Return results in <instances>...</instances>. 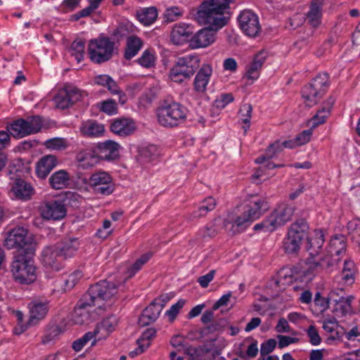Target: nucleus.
Here are the masks:
<instances>
[{"label": "nucleus", "instance_id": "nucleus-8", "mask_svg": "<svg viewBox=\"0 0 360 360\" xmlns=\"http://www.w3.org/2000/svg\"><path fill=\"white\" fill-rule=\"evenodd\" d=\"M328 77L327 74L319 75L309 84L303 88L302 91V98L307 106L311 107L317 103L328 89Z\"/></svg>", "mask_w": 360, "mask_h": 360}, {"label": "nucleus", "instance_id": "nucleus-5", "mask_svg": "<svg viewBox=\"0 0 360 360\" xmlns=\"http://www.w3.org/2000/svg\"><path fill=\"white\" fill-rule=\"evenodd\" d=\"M309 226L305 220L299 219L289 227L287 236L283 240V249L285 252L292 254L297 252L303 240L307 238Z\"/></svg>", "mask_w": 360, "mask_h": 360}, {"label": "nucleus", "instance_id": "nucleus-38", "mask_svg": "<svg viewBox=\"0 0 360 360\" xmlns=\"http://www.w3.org/2000/svg\"><path fill=\"white\" fill-rule=\"evenodd\" d=\"M322 4L323 0H313L311 2L310 10L307 14V20L313 27H317L320 24Z\"/></svg>", "mask_w": 360, "mask_h": 360}, {"label": "nucleus", "instance_id": "nucleus-29", "mask_svg": "<svg viewBox=\"0 0 360 360\" xmlns=\"http://www.w3.org/2000/svg\"><path fill=\"white\" fill-rule=\"evenodd\" d=\"M338 295L335 291H332L329 294L330 299L333 300L335 303V306L334 308V312L337 316H345L346 314H350L352 312V305L351 302L354 299L353 296H349L347 297H344L341 296L338 300L335 298V296Z\"/></svg>", "mask_w": 360, "mask_h": 360}, {"label": "nucleus", "instance_id": "nucleus-34", "mask_svg": "<svg viewBox=\"0 0 360 360\" xmlns=\"http://www.w3.org/2000/svg\"><path fill=\"white\" fill-rule=\"evenodd\" d=\"M79 245V243L77 238H69L56 245L65 260L75 255Z\"/></svg>", "mask_w": 360, "mask_h": 360}, {"label": "nucleus", "instance_id": "nucleus-27", "mask_svg": "<svg viewBox=\"0 0 360 360\" xmlns=\"http://www.w3.org/2000/svg\"><path fill=\"white\" fill-rule=\"evenodd\" d=\"M120 145L113 141H106L98 145V155L103 160H115L119 156Z\"/></svg>", "mask_w": 360, "mask_h": 360}, {"label": "nucleus", "instance_id": "nucleus-9", "mask_svg": "<svg viewBox=\"0 0 360 360\" xmlns=\"http://www.w3.org/2000/svg\"><path fill=\"white\" fill-rule=\"evenodd\" d=\"M114 49L113 41L107 37H99L89 41L88 53L93 62L101 63L112 58Z\"/></svg>", "mask_w": 360, "mask_h": 360}, {"label": "nucleus", "instance_id": "nucleus-43", "mask_svg": "<svg viewBox=\"0 0 360 360\" xmlns=\"http://www.w3.org/2000/svg\"><path fill=\"white\" fill-rule=\"evenodd\" d=\"M312 134L311 129L304 130L300 134H298L295 139L293 141H286L283 142L284 147L285 148H295L304 144H306L310 141L311 136Z\"/></svg>", "mask_w": 360, "mask_h": 360}, {"label": "nucleus", "instance_id": "nucleus-28", "mask_svg": "<svg viewBox=\"0 0 360 360\" xmlns=\"http://www.w3.org/2000/svg\"><path fill=\"white\" fill-rule=\"evenodd\" d=\"M117 325V319L115 316H111L103 319L97 325L93 332L95 335V339H105L115 329Z\"/></svg>", "mask_w": 360, "mask_h": 360}, {"label": "nucleus", "instance_id": "nucleus-62", "mask_svg": "<svg viewBox=\"0 0 360 360\" xmlns=\"http://www.w3.org/2000/svg\"><path fill=\"white\" fill-rule=\"evenodd\" d=\"M233 99V96L231 94H221L216 99L215 105L217 108L222 109L231 103Z\"/></svg>", "mask_w": 360, "mask_h": 360}, {"label": "nucleus", "instance_id": "nucleus-13", "mask_svg": "<svg viewBox=\"0 0 360 360\" xmlns=\"http://www.w3.org/2000/svg\"><path fill=\"white\" fill-rule=\"evenodd\" d=\"M86 95L84 91H81L77 87L72 85H66L54 97V102L58 108L65 109L80 101Z\"/></svg>", "mask_w": 360, "mask_h": 360}, {"label": "nucleus", "instance_id": "nucleus-11", "mask_svg": "<svg viewBox=\"0 0 360 360\" xmlns=\"http://www.w3.org/2000/svg\"><path fill=\"white\" fill-rule=\"evenodd\" d=\"M42 127V120L39 116L20 119L14 121L10 126L11 134L17 139L38 132Z\"/></svg>", "mask_w": 360, "mask_h": 360}, {"label": "nucleus", "instance_id": "nucleus-31", "mask_svg": "<svg viewBox=\"0 0 360 360\" xmlns=\"http://www.w3.org/2000/svg\"><path fill=\"white\" fill-rule=\"evenodd\" d=\"M70 181V174L64 169L55 172L49 179V184L53 189L60 190L68 187Z\"/></svg>", "mask_w": 360, "mask_h": 360}, {"label": "nucleus", "instance_id": "nucleus-59", "mask_svg": "<svg viewBox=\"0 0 360 360\" xmlns=\"http://www.w3.org/2000/svg\"><path fill=\"white\" fill-rule=\"evenodd\" d=\"M252 107L250 103L243 104L239 110L241 120L244 124H250L252 117Z\"/></svg>", "mask_w": 360, "mask_h": 360}, {"label": "nucleus", "instance_id": "nucleus-50", "mask_svg": "<svg viewBox=\"0 0 360 360\" xmlns=\"http://www.w3.org/2000/svg\"><path fill=\"white\" fill-rule=\"evenodd\" d=\"M152 257L151 252H147L140 257L128 269V278L132 277L138 271L141 269L149 259Z\"/></svg>", "mask_w": 360, "mask_h": 360}, {"label": "nucleus", "instance_id": "nucleus-53", "mask_svg": "<svg viewBox=\"0 0 360 360\" xmlns=\"http://www.w3.org/2000/svg\"><path fill=\"white\" fill-rule=\"evenodd\" d=\"M156 330L153 328L146 329L137 340V344H141L142 347L148 348L150 345V341L155 338Z\"/></svg>", "mask_w": 360, "mask_h": 360}, {"label": "nucleus", "instance_id": "nucleus-60", "mask_svg": "<svg viewBox=\"0 0 360 360\" xmlns=\"http://www.w3.org/2000/svg\"><path fill=\"white\" fill-rule=\"evenodd\" d=\"M285 148L283 143H280L278 141L275 142L269 146V147L266 150L265 155L268 160L274 158L276 153H279Z\"/></svg>", "mask_w": 360, "mask_h": 360}, {"label": "nucleus", "instance_id": "nucleus-19", "mask_svg": "<svg viewBox=\"0 0 360 360\" xmlns=\"http://www.w3.org/2000/svg\"><path fill=\"white\" fill-rule=\"evenodd\" d=\"M30 316L27 326H22V331L27 330L28 327L37 325L41 320L45 318L49 308L47 304L41 302H32L28 305Z\"/></svg>", "mask_w": 360, "mask_h": 360}, {"label": "nucleus", "instance_id": "nucleus-44", "mask_svg": "<svg viewBox=\"0 0 360 360\" xmlns=\"http://www.w3.org/2000/svg\"><path fill=\"white\" fill-rule=\"evenodd\" d=\"M338 261L339 259L336 256H332L328 253L318 260L313 259L311 263L314 264L315 267L320 266L321 269L330 270L337 265Z\"/></svg>", "mask_w": 360, "mask_h": 360}, {"label": "nucleus", "instance_id": "nucleus-49", "mask_svg": "<svg viewBox=\"0 0 360 360\" xmlns=\"http://www.w3.org/2000/svg\"><path fill=\"white\" fill-rule=\"evenodd\" d=\"M152 257L151 252H147L140 257L128 269V278L132 277L138 271L141 269L149 259Z\"/></svg>", "mask_w": 360, "mask_h": 360}, {"label": "nucleus", "instance_id": "nucleus-26", "mask_svg": "<svg viewBox=\"0 0 360 360\" xmlns=\"http://www.w3.org/2000/svg\"><path fill=\"white\" fill-rule=\"evenodd\" d=\"M266 57L267 53L264 51H259L255 56L252 62L247 68L245 77L248 79L255 80L259 78L260 70Z\"/></svg>", "mask_w": 360, "mask_h": 360}, {"label": "nucleus", "instance_id": "nucleus-47", "mask_svg": "<svg viewBox=\"0 0 360 360\" xmlns=\"http://www.w3.org/2000/svg\"><path fill=\"white\" fill-rule=\"evenodd\" d=\"M322 328L326 333H333L335 332V335H332L331 338L333 340L338 339L340 338V332L338 331L339 324L335 317H328L324 319L322 321Z\"/></svg>", "mask_w": 360, "mask_h": 360}, {"label": "nucleus", "instance_id": "nucleus-22", "mask_svg": "<svg viewBox=\"0 0 360 360\" xmlns=\"http://www.w3.org/2000/svg\"><path fill=\"white\" fill-rule=\"evenodd\" d=\"M193 32V27L190 25L184 22L177 23L174 25L171 31V41L175 45H181L185 42H189Z\"/></svg>", "mask_w": 360, "mask_h": 360}, {"label": "nucleus", "instance_id": "nucleus-14", "mask_svg": "<svg viewBox=\"0 0 360 360\" xmlns=\"http://www.w3.org/2000/svg\"><path fill=\"white\" fill-rule=\"evenodd\" d=\"M40 216L45 220H61L67 214V209L60 200H51L41 202L39 206Z\"/></svg>", "mask_w": 360, "mask_h": 360}, {"label": "nucleus", "instance_id": "nucleus-7", "mask_svg": "<svg viewBox=\"0 0 360 360\" xmlns=\"http://www.w3.org/2000/svg\"><path fill=\"white\" fill-rule=\"evenodd\" d=\"M4 245L6 248L16 249V253H28V249L36 251V245L32 242V239L27 236V231L22 227L13 229L7 234L4 240Z\"/></svg>", "mask_w": 360, "mask_h": 360}, {"label": "nucleus", "instance_id": "nucleus-36", "mask_svg": "<svg viewBox=\"0 0 360 360\" xmlns=\"http://www.w3.org/2000/svg\"><path fill=\"white\" fill-rule=\"evenodd\" d=\"M346 239L344 236H335L331 238L328 247V253L332 256L338 257L346 251Z\"/></svg>", "mask_w": 360, "mask_h": 360}, {"label": "nucleus", "instance_id": "nucleus-6", "mask_svg": "<svg viewBox=\"0 0 360 360\" xmlns=\"http://www.w3.org/2000/svg\"><path fill=\"white\" fill-rule=\"evenodd\" d=\"M187 115V109L181 104L173 102L160 107L158 110V122L164 127H176L182 123Z\"/></svg>", "mask_w": 360, "mask_h": 360}, {"label": "nucleus", "instance_id": "nucleus-18", "mask_svg": "<svg viewBox=\"0 0 360 360\" xmlns=\"http://www.w3.org/2000/svg\"><path fill=\"white\" fill-rule=\"evenodd\" d=\"M295 207L286 203L279 204L269 215L270 221L275 229L290 221L295 212Z\"/></svg>", "mask_w": 360, "mask_h": 360}, {"label": "nucleus", "instance_id": "nucleus-61", "mask_svg": "<svg viewBox=\"0 0 360 360\" xmlns=\"http://www.w3.org/2000/svg\"><path fill=\"white\" fill-rule=\"evenodd\" d=\"M307 333L308 337L309 338V342L312 345L316 346L321 343V338L314 326H310L308 328Z\"/></svg>", "mask_w": 360, "mask_h": 360}, {"label": "nucleus", "instance_id": "nucleus-57", "mask_svg": "<svg viewBox=\"0 0 360 360\" xmlns=\"http://www.w3.org/2000/svg\"><path fill=\"white\" fill-rule=\"evenodd\" d=\"M100 110L108 115H113L117 113V107L115 101L108 99L100 103Z\"/></svg>", "mask_w": 360, "mask_h": 360}, {"label": "nucleus", "instance_id": "nucleus-23", "mask_svg": "<svg viewBox=\"0 0 360 360\" xmlns=\"http://www.w3.org/2000/svg\"><path fill=\"white\" fill-rule=\"evenodd\" d=\"M110 131L120 136L126 137L132 134L136 130V124L130 118H117L112 121Z\"/></svg>", "mask_w": 360, "mask_h": 360}, {"label": "nucleus", "instance_id": "nucleus-39", "mask_svg": "<svg viewBox=\"0 0 360 360\" xmlns=\"http://www.w3.org/2000/svg\"><path fill=\"white\" fill-rule=\"evenodd\" d=\"M142 41L136 36H131L127 38V47L124 52V57L127 60H130L134 57L142 46Z\"/></svg>", "mask_w": 360, "mask_h": 360}, {"label": "nucleus", "instance_id": "nucleus-63", "mask_svg": "<svg viewBox=\"0 0 360 360\" xmlns=\"http://www.w3.org/2000/svg\"><path fill=\"white\" fill-rule=\"evenodd\" d=\"M276 340L275 339H269L261 345L260 354L265 356L272 352L276 346Z\"/></svg>", "mask_w": 360, "mask_h": 360}, {"label": "nucleus", "instance_id": "nucleus-20", "mask_svg": "<svg viewBox=\"0 0 360 360\" xmlns=\"http://www.w3.org/2000/svg\"><path fill=\"white\" fill-rule=\"evenodd\" d=\"M34 193L33 186L22 179H16L11 184L10 194L13 198L27 200Z\"/></svg>", "mask_w": 360, "mask_h": 360}, {"label": "nucleus", "instance_id": "nucleus-12", "mask_svg": "<svg viewBox=\"0 0 360 360\" xmlns=\"http://www.w3.org/2000/svg\"><path fill=\"white\" fill-rule=\"evenodd\" d=\"M88 185L96 195H109L115 190L112 176L103 171L92 174L89 179Z\"/></svg>", "mask_w": 360, "mask_h": 360}, {"label": "nucleus", "instance_id": "nucleus-25", "mask_svg": "<svg viewBox=\"0 0 360 360\" xmlns=\"http://www.w3.org/2000/svg\"><path fill=\"white\" fill-rule=\"evenodd\" d=\"M335 98L329 97L323 104V107L319 110L316 114L310 120L309 124L311 128H316L319 124H323L326 118L330 114V110L335 103Z\"/></svg>", "mask_w": 360, "mask_h": 360}, {"label": "nucleus", "instance_id": "nucleus-16", "mask_svg": "<svg viewBox=\"0 0 360 360\" xmlns=\"http://www.w3.org/2000/svg\"><path fill=\"white\" fill-rule=\"evenodd\" d=\"M238 20L240 28L248 37H255L261 31L258 16L250 10L243 11Z\"/></svg>", "mask_w": 360, "mask_h": 360}, {"label": "nucleus", "instance_id": "nucleus-30", "mask_svg": "<svg viewBox=\"0 0 360 360\" xmlns=\"http://www.w3.org/2000/svg\"><path fill=\"white\" fill-rule=\"evenodd\" d=\"M161 311V307L157 306L153 302H152L143 311L139 319V325L141 326H146L154 323L159 317Z\"/></svg>", "mask_w": 360, "mask_h": 360}, {"label": "nucleus", "instance_id": "nucleus-58", "mask_svg": "<svg viewBox=\"0 0 360 360\" xmlns=\"http://www.w3.org/2000/svg\"><path fill=\"white\" fill-rule=\"evenodd\" d=\"M185 302L184 300L181 299L178 300L176 303L172 305L170 309L166 311V315L168 316L170 321H173L176 319L181 309L184 306Z\"/></svg>", "mask_w": 360, "mask_h": 360}, {"label": "nucleus", "instance_id": "nucleus-45", "mask_svg": "<svg viewBox=\"0 0 360 360\" xmlns=\"http://www.w3.org/2000/svg\"><path fill=\"white\" fill-rule=\"evenodd\" d=\"M223 220L221 218L215 219L212 224L206 225L203 228L199 230L198 233V237L202 239L212 238L216 236L218 233V229L217 228V224L222 222Z\"/></svg>", "mask_w": 360, "mask_h": 360}, {"label": "nucleus", "instance_id": "nucleus-21", "mask_svg": "<svg viewBox=\"0 0 360 360\" xmlns=\"http://www.w3.org/2000/svg\"><path fill=\"white\" fill-rule=\"evenodd\" d=\"M92 307H94L89 299L84 295L79 301L73 313L72 314V321L75 324L82 325L85 323L90 317L89 312Z\"/></svg>", "mask_w": 360, "mask_h": 360}, {"label": "nucleus", "instance_id": "nucleus-17", "mask_svg": "<svg viewBox=\"0 0 360 360\" xmlns=\"http://www.w3.org/2000/svg\"><path fill=\"white\" fill-rule=\"evenodd\" d=\"M218 30L214 26L209 25L200 30L190 39L189 46L193 49L209 46L214 42Z\"/></svg>", "mask_w": 360, "mask_h": 360}, {"label": "nucleus", "instance_id": "nucleus-46", "mask_svg": "<svg viewBox=\"0 0 360 360\" xmlns=\"http://www.w3.org/2000/svg\"><path fill=\"white\" fill-rule=\"evenodd\" d=\"M63 332L62 328L59 326L50 325L46 328L41 342L44 345L49 344L56 340Z\"/></svg>", "mask_w": 360, "mask_h": 360}, {"label": "nucleus", "instance_id": "nucleus-64", "mask_svg": "<svg viewBox=\"0 0 360 360\" xmlns=\"http://www.w3.org/2000/svg\"><path fill=\"white\" fill-rule=\"evenodd\" d=\"M305 19L304 14L297 13L294 15L289 19L288 27L291 30H295L303 25Z\"/></svg>", "mask_w": 360, "mask_h": 360}, {"label": "nucleus", "instance_id": "nucleus-4", "mask_svg": "<svg viewBox=\"0 0 360 360\" xmlns=\"http://www.w3.org/2000/svg\"><path fill=\"white\" fill-rule=\"evenodd\" d=\"M200 62L199 56L195 54L178 57L169 71V78L177 83L190 79L199 69Z\"/></svg>", "mask_w": 360, "mask_h": 360}, {"label": "nucleus", "instance_id": "nucleus-2", "mask_svg": "<svg viewBox=\"0 0 360 360\" xmlns=\"http://www.w3.org/2000/svg\"><path fill=\"white\" fill-rule=\"evenodd\" d=\"M268 209L267 202L264 199L255 198L248 205V210L234 220L229 216L223 220V227L231 235L244 231L250 224L262 214V211Z\"/></svg>", "mask_w": 360, "mask_h": 360}, {"label": "nucleus", "instance_id": "nucleus-40", "mask_svg": "<svg viewBox=\"0 0 360 360\" xmlns=\"http://www.w3.org/2000/svg\"><path fill=\"white\" fill-rule=\"evenodd\" d=\"M308 243L309 245V254L314 257L318 253L319 250L322 248L324 243V235L322 231H314V235L308 238Z\"/></svg>", "mask_w": 360, "mask_h": 360}, {"label": "nucleus", "instance_id": "nucleus-3", "mask_svg": "<svg viewBox=\"0 0 360 360\" xmlns=\"http://www.w3.org/2000/svg\"><path fill=\"white\" fill-rule=\"evenodd\" d=\"M33 249H28V253H15L11 264V271L14 281L22 285H30L37 278V266Z\"/></svg>", "mask_w": 360, "mask_h": 360}, {"label": "nucleus", "instance_id": "nucleus-51", "mask_svg": "<svg viewBox=\"0 0 360 360\" xmlns=\"http://www.w3.org/2000/svg\"><path fill=\"white\" fill-rule=\"evenodd\" d=\"M93 338H95V335L94 333H86L82 338L75 340L72 342V347L75 352H79L86 345V343L91 340ZM95 341L96 339H94L92 342V345L95 344Z\"/></svg>", "mask_w": 360, "mask_h": 360}, {"label": "nucleus", "instance_id": "nucleus-33", "mask_svg": "<svg viewBox=\"0 0 360 360\" xmlns=\"http://www.w3.org/2000/svg\"><path fill=\"white\" fill-rule=\"evenodd\" d=\"M77 162L82 169H89L94 167L98 162V157L91 149L79 150L76 156Z\"/></svg>", "mask_w": 360, "mask_h": 360}, {"label": "nucleus", "instance_id": "nucleus-32", "mask_svg": "<svg viewBox=\"0 0 360 360\" xmlns=\"http://www.w3.org/2000/svg\"><path fill=\"white\" fill-rule=\"evenodd\" d=\"M58 160L55 155H49L40 159L37 165V173L40 178H45L57 165Z\"/></svg>", "mask_w": 360, "mask_h": 360}, {"label": "nucleus", "instance_id": "nucleus-35", "mask_svg": "<svg viewBox=\"0 0 360 360\" xmlns=\"http://www.w3.org/2000/svg\"><path fill=\"white\" fill-rule=\"evenodd\" d=\"M104 126L93 120L84 122L80 126L81 133L87 136H98L104 132Z\"/></svg>", "mask_w": 360, "mask_h": 360}, {"label": "nucleus", "instance_id": "nucleus-54", "mask_svg": "<svg viewBox=\"0 0 360 360\" xmlns=\"http://www.w3.org/2000/svg\"><path fill=\"white\" fill-rule=\"evenodd\" d=\"M155 61V57L153 53L149 50L143 51L141 56L138 59L139 64L147 68L154 66Z\"/></svg>", "mask_w": 360, "mask_h": 360}, {"label": "nucleus", "instance_id": "nucleus-15", "mask_svg": "<svg viewBox=\"0 0 360 360\" xmlns=\"http://www.w3.org/2000/svg\"><path fill=\"white\" fill-rule=\"evenodd\" d=\"M41 261L44 266L51 271H59L65 265V259L56 245L47 246L42 250Z\"/></svg>", "mask_w": 360, "mask_h": 360}, {"label": "nucleus", "instance_id": "nucleus-10", "mask_svg": "<svg viewBox=\"0 0 360 360\" xmlns=\"http://www.w3.org/2000/svg\"><path fill=\"white\" fill-rule=\"evenodd\" d=\"M116 293L117 286L114 283L101 281L91 286L85 295L94 306L101 308L103 302L111 299Z\"/></svg>", "mask_w": 360, "mask_h": 360}, {"label": "nucleus", "instance_id": "nucleus-56", "mask_svg": "<svg viewBox=\"0 0 360 360\" xmlns=\"http://www.w3.org/2000/svg\"><path fill=\"white\" fill-rule=\"evenodd\" d=\"M47 148L53 150H60L66 148V141L63 138H53L47 140L45 143Z\"/></svg>", "mask_w": 360, "mask_h": 360}, {"label": "nucleus", "instance_id": "nucleus-37", "mask_svg": "<svg viewBox=\"0 0 360 360\" xmlns=\"http://www.w3.org/2000/svg\"><path fill=\"white\" fill-rule=\"evenodd\" d=\"M136 17L141 23L148 26L156 20L158 11L155 7L143 8L137 11Z\"/></svg>", "mask_w": 360, "mask_h": 360}, {"label": "nucleus", "instance_id": "nucleus-52", "mask_svg": "<svg viewBox=\"0 0 360 360\" xmlns=\"http://www.w3.org/2000/svg\"><path fill=\"white\" fill-rule=\"evenodd\" d=\"M184 14V10L178 6H172L166 8L164 18L166 22H172L179 19Z\"/></svg>", "mask_w": 360, "mask_h": 360}, {"label": "nucleus", "instance_id": "nucleus-1", "mask_svg": "<svg viewBox=\"0 0 360 360\" xmlns=\"http://www.w3.org/2000/svg\"><path fill=\"white\" fill-rule=\"evenodd\" d=\"M230 0H205L193 13V18L200 25L214 26L220 30L227 23L224 13Z\"/></svg>", "mask_w": 360, "mask_h": 360}, {"label": "nucleus", "instance_id": "nucleus-41", "mask_svg": "<svg viewBox=\"0 0 360 360\" xmlns=\"http://www.w3.org/2000/svg\"><path fill=\"white\" fill-rule=\"evenodd\" d=\"M94 83L107 87L109 91L114 94H122L117 83L108 75H98L94 77Z\"/></svg>", "mask_w": 360, "mask_h": 360}, {"label": "nucleus", "instance_id": "nucleus-24", "mask_svg": "<svg viewBox=\"0 0 360 360\" xmlns=\"http://www.w3.org/2000/svg\"><path fill=\"white\" fill-rule=\"evenodd\" d=\"M212 74V68L209 64H203L197 72L193 82L194 89L198 93L205 91Z\"/></svg>", "mask_w": 360, "mask_h": 360}, {"label": "nucleus", "instance_id": "nucleus-42", "mask_svg": "<svg viewBox=\"0 0 360 360\" xmlns=\"http://www.w3.org/2000/svg\"><path fill=\"white\" fill-rule=\"evenodd\" d=\"M215 206L216 200L213 198L209 197L202 202V205L198 210H195L192 212L190 219H193L203 217L206 215L208 212L213 210Z\"/></svg>", "mask_w": 360, "mask_h": 360}, {"label": "nucleus", "instance_id": "nucleus-48", "mask_svg": "<svg viewBox=\"0 0 360 360\" xmlns=\"http://www.w3.org/2000/svg\"><path fill=\"white\" fill-rule=\"evenodd\" d=\"M85 42L82 39L75 40L71 45V54L75 56L78 63L84 59Z\"/></svg>", "mask_w": 360, "mask_h": 360}, {"label": "nucleus", "instance_id": "nucleus-55", "mask_svg": "<svg viewBox=\"0 0 360 360\" xmlns=\"http://www.w3.org/2000/svg\"><path fill=\"white\" fill-rule=\"evenodd\" d=\"M157 147L154 145H149L143 147L139 150L140 157L146 161L153 160L157 155Z\"/></svg>", "mask_w": 360, "mask_h": 360}]
</instances>
